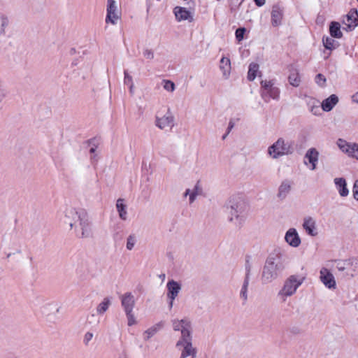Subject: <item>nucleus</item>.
<instances>
[{
	"label": "nucleus",
	"mask_w": 358,
	"mask_h": 358,
	"mask_svg": "<svg viewBox=\"0 0 358 358\" xmlns=\"http://www.w3.org/2000/svg\"><path fill=\"white\" fill-rule=\"evenodd\" d=\"M176 124V117L171 109L167 106H161L156 110L155 125L163 131H170Z\"/></svg>",
	"instance_id": "obj_1"
},
{
	"label": "nucleus",
	"mask_w": 358,
	"mask_h": 358,
	"mask_svg": "<svg viewBox=\"0 0 358 358\" xmlns=\"http://www.w3.org/2000/svg\"><path fill=\"white\" fill-rule=\"evenodd\" d=\"M306 277L302 275H292L287 278L282 288L278 293L280 299L285 301L288 297L292 296L296 292L297 289L303 283Z\"/></svg>",
	"instance_id": "obj_2"
},
{
	"label": "nucleus",
	"mask_w": 358,
	"mask_h": 358,
	"mask_svg": "<svg viewBox=\"0 0 358 358\" xmlns=\"http://www.w3.org/2000/svg\"><path fill=\"white\" fill-rule=\"evenodd\" d=\"M121 305L125 313L127 324L129 327L136 325L138 323L136 317L134 313V308L135 306V298L131 292H127L121 296Z\"/></svg>",
	"instance_id": "obj_3"
},
{
	"label": "nucleus",
	"mask_w": 358,
	"mask_h": 358,
	"mask_svg": "<svg viewBox=\"0 0 358 358\" xmlns=\"http://www.w3.org/2000/svg\"><path fill=\"white\" fill-rule=\"evenodd\" d=\"M106 10V24L117 25L122 19V10L118 2L115 0H107Z\"/></svg>",
	"instance_id": "obj_4"
},
{
	"label": "nucleus",
	"mask_w": 358,
	"mask_h": 358,
	"mask_svg": "<svg viewBox=\"0 0 358 358\" xmlns=\"http://www.w3.org/2000/svg\"><path fill=\"white\" fill-rule=\"evenodd\" d=\"M280 271V265L275 258L268 257L264 264L262 280L264 283L267 284L271 282L278 276Z\"/></svg>",
	"instance_id": "obj_5"
},
{
	"label": "nucleus",
	"mask_w": 358,
	"mask_h": 358,
	"mask_svg": "<svg viewBox=\"0 0 358 358\" xmlns=\"http://www.w3.org/2000/svg\"><path fill=\"white\" fill-rule=\"evenodd\" d=\"M226 208L229 221L237 227L241 226L245 220L241 206L238 202L230 199L226 204Z\"/></svg>",
	"instance_id": "obj_6"
},
{
	"label": "nucleus",
	"mask_w": 358,
	"mask_h": 358,
	"mask_svg": "<svg viewBox=\"0 0 358 358\" xmlns=\"http://www.w3.org/2000/svg\"><path fill=\"white\" fill-rule=\"evenodd\" d=\"M176 348L180 351V358H196L197 350L192 343V336L180 338L176 344Z\"/></svg>",
	"instance_id": "obj_7"
},
{
	"label": "nucleus",
	"mask_w": 358,
	"mask_h": 358,
	"mask_svg": "<svg viewBox=\"0 0 358 358\" xmlns=\"http://www.w3.org/2000/svg\"><path fill=\"white\" fill-rule=\"evenodd\" d=\"M292 147L283 138H278L273 144L268 148V155L272 159H278L292 152Z\"/></svg>",
	"instance_id": "obj_8"
},
{
	"label": "nucleus",
	"mask_w": 358,
	"mask_h": 358,
	"mask_svg": "<svg viewBox=\"0 0 358 358\" xmlns=\"http://www.w3.org/2000/svg\"><path fill=\"white\" fill-rule=\"evenodd\" d=\"M73 227L76 236L79 238H89L92 235V224L85 215H83Z\"/></svg>",
	"instance_id": "obj_9"
},
{
	"label": "nucleus",
	"mask_w": 358,
	"mask_h": 358,
	"mask_svg": "<svg viewBox=\"0 0 358 358\" xmlns=\"http://www.w3.org/2000/svg\"><path fill=\"white\" fill-rule=\"evenodd\" d=\"M336 145L342 152L349 157L358 161V143H349L343 139L339 138L336 142Z\"/></svg>",
	"instance_id": "obj_10"
},
{
	"label": "nucleus",
	"mask_w": 358,
	"mask_h": 358,
	"mask_svg": "<svg viewBox=\"0 0 358 358\" xmlns=\"http://www.w3.org/2000/svg\"><path fill=\"white\" fill-rule=\"evenodd\" d=\"M261 85L262 97L266 101H268L270 99H275L278 97L280 93L279 90L274 86L272 80H262Z\"/></svg>",
	"instance_id": "obj_11"
},
{
	"label": "nucleus",
	"mask_w": 358,
	"mask_h": 358,
	"mask_svg": "<svg viewBox=\"0 0 358 358\" xmlns=\"http://www.w3.org/2000/svg\"><path fill=\"white\" fill-rule=\"evenodd\" d=\"M173 329L174 331H180L181 336L185 338L192 336L190 322L186 319L174 320L172 321Z\"/></svg>",
	"instance_id": "obj_12"
},
{
	"label": "nucleus",
	"mask_w": 358,
	"mask_h": 358,
	"mask_svg": "<svg viewBox=\"0 0 358 358\" xmlns=\"http://www.w3.org/2000/svg\"><path fill=\"white\" fill-rule=\"evenodd\" d=\"M320 280L329 289H336V282L333 273L326 267H322L320 271Z\"/></svg>",
	"instance_id": "obj_13"
},
{
	"label": "nucleus",
	"mask_w": 358,
	"mask_h": 358,
	"mask_svg": "<svg viewBox=\"0 0 358 358\" xmlns=\"http://www.w3.org/2000/svg\"><path fill=\"white\" fill-rule=\"evenodd\" d=\"M82 217L83 215L78 214L74 208H67L64 212V223L68 224L71 229H73Z\"/></svg>",
	"instance_id": "obj_14"
},
{
	"label": "nucleus",
	"mask_w": 358,
	"mask_h": 358,
	"mask_svg": "<svg viewBox=\"0 0 358 358\" xmlns=\"http://www.w3.org/2000/svg\"><path fill=\"white\" fill-rule=\"evenodd\" d=\"M167 297L170 300L171 306L173 305L174 300L180 294L182 285L180 282L173 280H169L166 284Z\"/></svg>",
	"instance_id": "obj_15"
},
{
	"label": "nucleus",
	"mask_w": 358,
	"mask_h": 358,
	"mask_svg": "<svg viewBox=\"0 0 358 358\" xmlns=\"http://www.w3.org/2000/svg\"><path fill=\"white\" fill-rule=\"evenodd\" d=\"M173 13L178 22L188 21L190 22L194 20L193 13L182 6H176L173 8Z\"/></svg>",
	"instance_id": "obj_16"
},
{
	"label": "nucleus",
	"mask_w": 358,
	"mask_h": 358,
	"mask_svg": "<svg viewBox=\"0 0 358 358\" xmlns=\"http://www.w3.org/2000/svg\"><path fill=\"white\" fill-rule=\"evenodd\" d=\"M302 227L308 235L310 236L318 235L317 222L314 217L311 216L305 217L303 220Z\"/></svg>",
	"instance_id": "obj_17"
},
{
	"label": "nucleus",
	"mask_w": 358,
	"mask_h": 358,
	"mask_svg": "<svg viewBox=\"0 0 358 358\" xmlns=\"http://www.w3.org/2000/svg\"><path fill=\"white\" fill-rule=\"evenodd\" d=\"M319 159V152L315 148L309 149L305 155V164L310 170L313 171L316 169Z\"/></svg>",
	"instance_id": "obj_18"
},
{
	"label": "nucleus",
	"mask_w": 358,
	"mask_h": 358,
	"mask_svg": "<svg viewBox=\"0 0 358 358\" xmlns=\"http://www.w3.org/2000/svg\"><path fill=\"white\" fill-rule=\"evenodd\" d=\"M285 240L289 245L293 248L299 247L301 243V238L294 228H290L287 231Z\"/></svg>",
	"instance_id": "obj_19"
},
{
	"label": "nucleus",
	"mask_w": 358,
	"mask_h": 358,
	"mask_svg": "<svg viewBox=\"0 0 358 358\" xmlns=\"http://www.w3.org/2000/svg\"><path fill=\"white\" fill-rule=\"evenodd\" d=\"M339 98L336 94H331L321 103V108L324 112H329L338 104Z\"/></svg>",
	"instance_id": "obj_20"
},
{
	"label": "nucleus",
	"mask_w": 358,
	"mask_h": 358,
	"mask_svg": "<svg viewBox=\"0 0 358 358\" xmlns=\"http://www.w3.org/2000/svg\"><path fill=\"white\" fill-rule=\"evenodd\" d=\"M343 23L349 30H352L358 24V13L357 10H351L346 15Z\"/></svg>",
	"instance_id": "obj_21"
},
{
	"label": "nucleus",
	"mask_w": 358,
	"mask_h": 358,
	"mask_svg": "<svg viewBox=\"0 0 358 358\" xmlns=\"http://www.w3.org/2000/svg\"><path fill=\"white\" fill-rule=\"evenodd\" d=\"M283 17V8L278 5H275L272 8L271 11V22L275 27L281 24Z\"/></svg>",
	"instance_id": "obj_22"
},
{
	"label": "nucleus",
	"mask_w": 358,
	"mask_h": 358,
	"mask_svg": "<svg viewBox=\"0 0 358 358\" xmlns=\"http://www.w3.org/2000/svg\"><path fill=\"white\" fill-rule=\"evenodd\" d=\"M116 209L119 217L126 221L128 219L127 204L124 199L120 198L116 201Z\"/></svg>",
	"instance_id": "obj_23"
},
{
	"label": "nucleus",
	"mask_w": 358,
	"mask_h": 358,
	"mask_svg": "<svg viewBox=\"0 0 358 358\" xmlns=\"http://www.w3.org/2000/svg\"><path fill=\"white\" fill-rule=\"evenodd\" d=\"M334 182L341 196L345 197L349 194V190L347 187V182L345 178H336Z\"/></svg>",
	"instance_id": "obj_24"
},
{
	"label": "nucleus",
	"mask_w": 358,
	"mask_h": 358,
	"mask_svg": "<svg viewBox=\"0 0 358 358\" xmlns=\"http://www.w3.org/2000/svg\"><path fill=\"white\" fill-rule=\"evenodd\" d=\"M250 257H248L246 259V268L248 273L246 274V277L244 280L243 284L241 287L240 291V297L243 301H246L248 300V289L249 286V271H250V266H249Z\"/></svg>",
	"instance_id": "obj_25"
},
{
	"label": "nucleus",
	"mask_w": 358,
	"mask_h": 358,
	"mask_svg": "<svg viewBox=\"0 0 358 358\" xmlns=\"http://www.w3.org/2000/svg\"><path fill=\"white\" fill-rule=\"evenodd\" d=\"M220 69L222 71V76L228 79L231 74V65L229 58L223 57L220 62Z\"/></svg>",
	"instance_id": "obj_26"
},
{
	"label": "nucleus",
	"mask_w": 358,
	"mask_h": 358,
	"mask_svg": "<svg viewBox=\"0 0 358 358\" xmlns=\"http://www.w3.org/2000/svg\"><path fill=\"white\" fill-rule=\"evenodd\" d=\"M202 189L199 182H197L192 189H187L184 196H189V203H194L196 196L201 194Z\"/></svg>",
	"instance_id": "obj_27"
},
{
	"label": "nucleus",
	"mask_w": 358,
	"mask_h": 358,
	"mask_svg": "<svg viewBox=\"0 0 358 358\" xmlns=\"http://www.w3.org/2000/svg\"><path fill=\"white\" fill-rule=\"evenodd\" d=\"M329 32L331 37L340 38L343 34L341 31V25L337 22H331L329 26Z\"/></svg>",
	"instance_id": "obj_28"
},
{
	"label": "nucleus",
	"mask_w": 358,
	"mask_h": 358,
	"mask_svg": "<svg viewBox=\"0 0 358 358\" xmlns=\"http://www.w3.org/2000/svg\"><path fill=\"white\" fill-rule=\"evenodd\" d=\"M260 73L259 66L256 63H251L249 66L248 78L250 80H254L255 78Z\"/></svg>",
	"instance_id": "obj_29"
},
{
	"label": "nucleus",
	"mask_w": 358,
	"mask_h": 358,
	"mask_svg": "<svg viewBox=\"0 0 358 358\" xmlns=\"http://www.w3.org/2000/svg\"><path fill=\"white\" fill-rule=\"evenodd\" d=\"M289 83L294 87H298L300 85L301 79L299 73L296 69H293L288 77Z\"/></svg>",
	"instance_id": "obj_30"
},
{
	"label": "nucleus",
	"mask_w": 358,
	"mask_h": 358,
	"mask_svg": "<svg viewBox=\"0 0 358 358\" xmlns=\"http://www.w3.org/2000/svg\"><path fill=\"white\" fill-rule=\"evenodd\" d=\"M292 189V185L288 181L282 182L279 187L278 195L280 197H285L290 192Z\"/></svg>",
	"instance_id": "obj_31"
},
{
	"label": "nucleus",
	"mask_w": 358,
	"mask_h": 358,
	"mask_svg": "<svg viewBox=\"0 0 358 358\" xmlns=\"http://www.w3.org/2000/svg\"><path fill=\"white\" fill-rule=\"evenodd\" d=\"M111 302L108 298H105L97 306L96 312L99 315L103 314L110 306Z\"/></svg>",
	"instance_id": "obj_32"
},
{
	"label": "nucleus",
	"mask_w": 358,
	"mask_h": 358,
	"mask_svg": "<svg viewBox=\"0 0 358 358\" xmlns=\"http://www.w3.org/2000/svg\"><path fill=\"white\" fill-rule=\"evenodd\" d=\"M322 43L324 48L330 50L335 49L337 46V42L329 36L323 37Z\"/></svg>",
	"instance_id": "obj_33"
},
{
	"label": "nucleus",
	"mask_w": 358,
	"mask_h": 358,
	"mask_svg": "<svg viewBox=\"0 0 358 358\" xmlns=\"http://www.w3.org/2000/svg\"><path fill=\"white\" fill-rule=\"evenodd\" d=\"M9 25V19L5 15H0V35H5L6 29Z\"/></svg>",
	"instance_id": "obj_34"
},
{
	"label": "nucleus",
	"mask_w": 358,
	"mask_h": 358,
	"mask_svg": "<svg viewBox=\"0 0 358 358\" xmlns=\"http://www.w3.org/2000/svg\"><path fill=\"white\" fill-rule=\"evenodd\" d=\"M137 243V237L135 234H130L127 238L126 248L127 250H132Z\"/></svg>",
	"instance_id": "obj_35"
},
{
	"label": "nucleus",
	"mask_w": 358,
	"mask_h": 358,
	"mask_svg": "<svg viewBox=\"0 0 358 358\" xmlns=\"http://www.w3.org/2000/svg\"><path fill=\"white\" fill-rule=\"evenodd\" d=\"M162 86L168 92H173L176 90L174 83L170 80H163L162 81Z\"/></svg>",
	"instance_id": "obj_36"
},
{
	"label": "nucleus",
	"mask_w": 358,
	"mask_h": 358,
	"mask_svg": "<svg viewBox=\"0 0 358 358\" xmlns=\"http://www.w3.org/2000/svg\"><path fill=\"white\" fill-rule=\"evenodd\" d=\"M309 110L314 115H320L321 114L320 109L318 105V101L313 100L312 103L309 104Z\"/></svg>",
	"instance_id": "obj_37"
},
{
	"label": "nucleus",
	"mask_w": 358,
	"mask_h": 358,
	"mask_svg": "<svg viewBox=\"0 0 358 358\" xmlns=\"http://www.w3.org/2000/svg\"><path fill=\"white\" fill-rule=\"evenodd\" d=\"M7 94L8 92L5 84L0 80V103L6 97Z\"/></svg>",
	"instance_id": "obj_38"
},
{
	"label": "nucleus",
	"mask_w": 358,
	"mask_h": 358,
	"mask_svg": "<svg viewBox=\"0 0 358 358\" xmlns=\"http://www.w3.org/2000/svg\"><path fill=\"white\" fill-rule=\"evenodd\" d=\"M326 81V78L322 74L319 73L315 77V82L320 87L325 86Z\"/></svg>",
	"instance_id": "obj_39"
},
{
	"label": "nucleus",
	"mask_w": 358,
	"mask_h": 358,
	"mask_svg": "<svg viewBox=\"0 0 358 358\" xmlns=\"http://www.w3.org/2000/svg\"><path fill=\"white\" fill-rule=\"evenodd\" d=\"M143 55L146 59L148 60H152L155 57V53L153 50L148 48L143 50Z\"/></svg>",
	"instance_id": "obj_40"
},
{
	"label": "nucleus",
	"mask_w": 358,
	"mask_h": 358,
	"mask_svg": "<svg viewBox=\"0 0 358 358\" xmlns=\"http://www.w3.org/2000/svg\"><path fill=\"white\" fill-rule=\"evenodd\" d=\"M94 337V334L91 331H87L83 337V343L85 345H88Z\"/></svg>",
	"instance_id": "obj_41"
},
{
	"label": "nucleus",
	"mask_w": 358,
	"mask_h": 358,
	"mask_svg": "<svg viewBox=\"0 0 358 358\" xmlns=\"http://www.w3.org/2000/svg\"><path fill=\"white\" fill-rule=\"evenodd\" d=\"M124 83L127 86L134 84L133 77L127 72H124Z\"/></svg>",
	"instance_id": "obj_42"
},
{
	"label": "nucleus",
	"mask_w": 358,
	"mask_h": 358,
	"mask_svg": "<svg viewBox=\"0 0 358 358\" xmlns=\"http://www.w3.org/2000/svg\"><path fill=\"white\" fill-rule=\"evenodd\" d=\"M245 32V28H238L236 31V38L238 41H241L243 39V36Z\"/></svg>",
	"instance_id": "obj_43"
},
{
	"label": "nucleus",
	"mask_w": 358,
	"mask_h": 358,
	"mask_svg": "<svg viewBox=\"0 0 358 358\" xmlns=\"http://www.w3.org/2000/svg\"><path fill=\"white\" fill-rule=\"evenodd\" d=\"M352 194L354 199L358 201V180L355 181L352 188Z\"/></svg>",
	"instance_id": "obj_44"
},
{
	"label": "nucleus",
	"mask_w": 358,
	"mask_h": 358,
	"mask_svg": "<svg viewBox=\"0 0 358 358\" xmlns=\"http://www.w3.org/2000/svg\"><path fill=\"white\" fill-rule=\"evenodd\" d=\"M351 101L354 103H358V92L354 93L351 97Z\"/></svg>",
	"instance_id": "obj_45"
},
{
	"label": "nucleus",
	"mask_w": 358,
	"mask_h": 358,
	"mask_svg": "<svg viewBox=\"0 0 358 358\" xmlns=\"http://www.w3.org/2000/svg\"><path fill=\"white\" fill-rule=\"evenodd\" d=\"M254 1L259 7L264 6L266 3V0H254Z\"/></svg>",
	"instance_id": "obj_46"
},
{
	"label": "nucleus",
	"mask_w": 358,
	"mask_h": 358,
	"mask_svg": "<svg viewBox=\"0 0 358 358\" xmlns=\"http://www.w3.org/2000/svg\"><path fill=\"white\" fill-rule=\"evenodd\" d=\"M244 0H232V3L234 6H241V3L243 2Z\"/></svg>",
	"instance_id": "obj_47"
},
{
	"label": "nucleus",
	"mask_w": 358,
	"mask_h": 358,
	"mask_svg": "<svg viewBox=\"0 0 358 358\" xmlns=\"http://www.w3.org/2000/svg\"><path fill=\"white\" fill-rule=\"evenodd\" d=\"M129 92L131 94H134L135 93V86H134V84L131 85H129Z\"/></svg>",
	"instance_id": "obj_48"
},
{
	"label": "nucleus",
	"mask_w": 358,
	"mask_h": 358,
	"mask_svg": "<svg viewBox=\"0 0 358 358\" xmlns=\"http://www.w3.org/2000/svg\"><path fill=\"white\" fill-rule=\"evenodd\" d=\"M94 151H95V149H94V148H92L90 149V152H94Z\"/></svg>",
	"instance_id": "obj_49"
},
{
	"label": "nucleus",
	"mask_w": 358,
	"mask_h": 358,
	"mask_svg": "<svg viewBox=\"0 0 358 358\" xmlns=\"http://www.w3.org/2000/svg\"><path fill=\"white\" fill-rule=\"evenodd\" d=\"M59 307L56 306V312H59Z\"/></svg>",
	"instance_id": "obj_50"
},
{
	"label": "nucleus",
	"mask_w": 358,
	"mask_h": 358,
	"mask_svg": "<svg viewBox=\"0 0 358 358\" xmlns=\"http://www.w3.org/2000/svg\"><path fill=\"white\" fill-rule=\"evenodd\" d=\"M119 358H127L125 355L120 356Z\"/></svg>",
	"instance_id": "obj_51"
},
{
	"label": "nucleus",
	"mask_w": 358,
	"mask_h": 358,
	"mask_svg": "<svg viewBox=\"0 0 358 358\" xmlns=\"http://www.w3.org/2000/svg\"><path fill=\"white\" fill-rule=\"evenodd\" d=\"M229 125H230V128L233 127V125L231 124V122L229 123Z\"/></svg>",
	"instance_id": "obj_52"
},
{
	"label": "nucleus",
	"mask_w": 358,
	"mask_h": 358,
	"mask_svg": "<svg viewBox=\"0 0 358 358\" xmlns=\"http://www.w3.org/2000/svg\"><path fill=\"white\" fill-rule=\"evenodd\" d=\"M357 1H358V0H357Z\"/></svg>",
	"instance_id": "obj_53"
}]
</instances>
